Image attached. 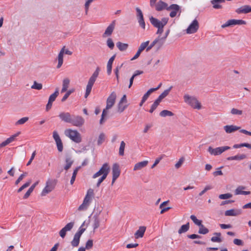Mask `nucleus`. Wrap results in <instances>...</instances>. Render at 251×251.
<instances>
[{"label": "nucleus", "instance_id": "obj_1", "mask_svg": "<svg viewBox=\"0 0 251 251\" xmlns=\"http://www.w3.org/2000/svg\"><path fill=\"white\" fill-rule=\"evenodd\" d=\"M116 97V93L115 92H113L107 99L106 108L104 109L102 111L101 117L100 121V124H102L103 123L104 117L107 114V110L112 108L114 105Z\"/></svg>", "mask_w": 251, "mask_h": 251}, {"label": "nucleus", "instance_id": "obj_2", "mask_svg": "<svg viewBox=\"0 0 251 251\" xmlns=\"http://www.w3.org/2000/svg\"><path fill=\"white\" fill-rule=\"evenodd\" d=\"M94 196V190L90 188L87 190L86 195L82 203L79 206L78 210H86L89 206L92 198Z\"/></svg>", "mask_w": 251, "mask_h": 251}, {"label": "nucleus", "instance_id": "obj_3", "mask_svg": "<svg viewBox=\"0 0 251 251\" xmlns=\"http://www.w3.org/2000/svg\"><path fill=\"white\" fill-rule=\"evenodd\" d=\"M100 71V68L97 67L92 76L90 77L86 88V92L84 96L85 98H87L90 95L92 87L99 75Z\"/></svg>", "mask_w": 251, "mask_h": 251}, {"label": "nucleus", "instance_id": "obj_4", "mask_svg": "<svg viewBox=\"0 0 251 251\" xmlns=\"http://www.w3.org/2000/svg\"><path fill=\"white\" fill-rule=\"evenodd\" d=\"M183 99L184 102L191 106L192 108L198 110L201 108V103L195 97L191 96L188 94H185Z\"/></svg>", "mask_w": 251, "mask_h": 251}, {"label": "nucleus", "instance_id": "obj_5", "mask_svg": "<svg viewBox=\"0 0 251 251\" xmlns=\"http://www.w3.org/2000/svg\"><path fill=\"white\" fill-rule=\"evenodd\" d=\"M65 134L76 143H79L81 142V135L76 130L66 129L65 131Z\"/></svg>", "mask_w": 251, "mask_h": 251}, {"label": "nucleus", "instance_id": "obj_6", "mask_svg": "<svg viewBox=\"0 0 251 251\" xmlns=\"http://www.w3.org/2000/svg\"><path fill=\"white\" fill-rule=\"evenodd\" d=\"M150 21L151 23L157 28H164V26L167 24L169 18H163L161 21L158 19L151 17L150 18Z\"/></svg>", "mask_w": 251, "mask_h": 251}, {"label": "nucleus", "instance_id": "obj_7", "mask_svg": "<svg viewBox=\"0 0 251 251\" xmlns=\"http://www.w3.org/2000/svg\"><path fill=\"white\" fill-rule=\"evenodd\" d=\"M84 225V222L82 224L81 226L79 228L78 230L75 233L73 240L71 241V245L73 247H76L78 246L80 238L82 233L85 231L86 229L83 227Z\"/></svg>", "mask_w": 251, "mask_h": 251}, {"label": "nucleus", "instance_id": "obj_8", "mask_svg": "<svg viewBox=\"0 0 251 251\" xmlns=\"http://www.w3.org/2000/svg\"><path fill=\"white\" fill-rule=\"evenodd\" d=\"M167 10L171 11L169 15L171 18L176 17L177 14H178V15H180L181 12L180 6L176 4H172L169 6Z\"/></svg>", "mask_w": 251, "mask_h": 251}, {"label": "nucleus", "instance_id": "obj_9", "mask_svg": "<svg viewBox=\"0 0 251 251\" xmlns=\"http://www.w3.org/2000/svg\"><path fill=\"white\" fill-rule=\"evenodd\" d=\"M230 149V148L229 146L220 147L215 149H213L211 147H209L208 149V151L212 155H217L221 154L225 151Z\"/></svg>", "mask_w": 251, "mask_h": 251}, {"label": "nucleus", "instance_id": "obj_10", "mask_svg": "<svg viewBox=\"0 0 251 251\" xmlns=\"http://www.w3.org/2000/svg\"><path fill=\"white\" fill-rule=\"evenodd\" d=\"M109 171V166L108 165V163H105L102 165L100 170L93 175V178H96V177L100 176V175L103 176L105 174H106V176H107Z\"/></svg>", "mask_w": 251, "mask_h": 251}, {"label": "nucleus", "instance_id": "obj_11", "mask_svg": "<svg viewBox=\"0 0 251 251\" xmlns=\"http://www.w3.org/2000/svg\"><path fill=\"white\" fill-rule=\"evenodd\" d=\"M199 28V24L197 20L195 19L186 29V32L190 34L197 32Z\"/></svg>", "mask_w": 251, "mask_h": 251}, {"label": "nucleus", "instance_id": "obj_12", "mask_svg": "<svg viewBox=\"0 0 251 251\" xmlns=\"http://www.w3.org/2000/svg\"><path fill=\"white\" fill-rule=\"evenodd\" d=\"M84 119L78 115H73L70 124L74 126L80 127L84 124Z\"/></svg>", "mask_w": 251, "mask_h": 251}, {"label": "nucleus", "instance_id": "obj_13", "mask_svg": "<svg viewBox=\"0 0 251 251\" xmlns=\"http://www.w3.org/2000/svg\"><path fill=\"white\" fill-rule=\"evenodd\" d=\"M246 22L242 20H235V19H231L228 20L226 23L222 25H221V27L223 28H224L225 27L234 25H246Z\"/></svg>", "mask_w": 251, "mask_h": 251}, {"label": "nucleus", "instance_id": "obj_14", "mask_svg": "<svg viewBox=\"0 0 251 251\" xmlns=\"http://www.w3.org/2000/svg\"><path fill=\"white\" fill-rule=\"evenodd\" d=\"M54 188V185L53 182L48 180L46 183V186L41 192V196H45L47 194L51 192Z\"/></svg>", "mask_w": 251, "mask_h": 251}, {"label": "nucleus", "instance_id": "obj_15", "mask_svg": "<svg viewBox=\"0 0 251 251\" xmlns=\"http://www.w3.org/2000/svg\"><path fill=\"white\" fill-rule=\"evenodd\" d=\"M136 10L137 13L136 16L139 25L142 28L145 29L146 27V24L144 19L142 12L141 10L138 7H137L136 8Z\"/></svg>", "mask_w": 251, "mask_h": 251}, {"label": "nucleus", "instance_id": "obj_16", "mask_svg": "<svg viewBox=\"0 0 251 251\" xmlns=\"http://www.w3.org/2000/svg\"><path fill=\"white\" fill-rule=\"evenodd\" d=\"M74 222H70L68 223L63 228L59 231V234L62 238H64L67 231L71 230L74 226Z\"/></svg>", "mask_w": 251, "mask_h": 251}, {"label": "nucleus", "instance_id": "obj_17", "mask_svg": "<svg viewBox=\"0 0 251 251\" xmlns=\"http://www.w3.org/2000/svg\"><path fill=\"white\" fill-rule=\"evenodd\" d=\"M53 138L56 142L58 151L61 152L63 151V146L61 140L56 131H53Z\"/></svg>", "mask_w": 251, "mask_h": 251}, {"label": "nucleus", "instance_id": "obj_18", "mask_svg": "<svg viewBox=\"0 0 251 251\" xmlns=\"http://www.w3.org/2000/svg\"><path fill=\"white\" fill-rule=\"evenodd\" d=\"M120 174V170L119 165L117 163L114 164L112 167V184L114 183L116 179L119 177Z\"/></svg>", "mask_w": 251, "mask_h": 251}, {"label": "nucleus", "instance_id": "obj_19", "mask_svg": "<svg viewBox=\"0 0 251 251\" xmlns=\"http://www.w3.org/2000/svg\"><path fill=\"white\" fill-rule=\"evenodd\" d=\"M149 41H147L145 42H143L140 45L137 52L135 54V55L130 59L131 60H133L136 59H137L139 55H140L141 53L145 49L147 48V46L149 44Z\"/></svg>", "mask_w": 251, "mask_h": 251}, {"label": "nucleus", "instance_id": "obj_20", "mask_svg": "<svg viewBox=\"0 0 251 251\" xmlns=\"http://www.w3.org/2000/svg\"><path fill=\"white\" fill-rule=\"evenodd\" d=\"M72 116L69 112H62L59 113L58 117L61 121L70 124Z\"/></svg>", "mask_w": 251, "mask_h": 251}, {"label": "nucleus", "instance_id": "obj_21", "mask_svg": "<svg viewBox=\"0 0 251 251\" xmlns=\"http://www.w3.org/2000/svg\"><path fill=\"white\" fill-rule=\"evenodd\" d=\"M116 21L114 20L106 28L104 33L102 35L103 37H105L111 35L115 26Z\"/></svg>", "mask_w": 251, "mask_h": 251}, {"label": "nucleus", "instance_id": "obj_22", "mask_svg": "<svg viewBox=\"0 0 251 251\" xmlns=\"http://www.w3.org/2000/svg\"><path fill=\"white\" fill-rule=\"evenodd\" d=\"M154 7H155L156 10L160 11L164 9L167 10V8H168L169 6L167 3L162 0H159L156 3Z\"/></svg>", "mask_w": 251, "mask_h": 251}, {"label": "nucleus", "instance_id": "obj_23", "mask_svg": "<svg viewBox=\"0 0 251 251\" xmlns=\"http://www.w3.org/2000/svg\"><path fill=\"white\" fill-rule=\"evenodd\" d=\"M235 11L238 14H247L251 12V6H250L249 5H243L237 8Z\"/></svg>", "mask_w": 251, "mask_h": 251}, {"label": "nucleus", "instance_id": "obj_24", "mask_svg": "<svg viewBox=\"0 0 251 251\" xmlns=\"http://www.w3.org/2000/svg\"><path fill=\"white\" fill-rule=\"evenodd\" d=\"M241 209H231L225 211V215L226 216H236L242 213Z\"/></svg>", "mask_w": 251, "mask_h": 251}, {"label": "nucleus", "instance_id": "obj_25", "mask_svg": "<svg viewBox=\"0 0 251 251\" xmlns=\"http://www.w3.org/2000/svg\"><path fill=\"white\" fill-rule=\"evenodd\" d=\"M226 133H231L240 129V127L234 125H226L224 126Z\"/></svg>", "mask_w": 251, "mask_h": 251}, {"label": "nucleus", "instance_id": "obj_26", "mask_svg": "<svg viewBox=\"0 0 251 251\" xmlns=\"http://www.w3.org/2000/svg\"><path fill=\"white\" fill-rule=\"evenodd\" d=\"M65 48L63 47L60 50L57 57L58 64L57 65V68H60L63 63V55L65 52Z\"/></svg>", "mask_w": 251, "mask_h": 251}, {"label": "nucleus", "instance_id": "obj_27", "mask_svg": "<svg viewBox=\"0 0 251 251\" xmlns=\"http://www.w3.org/2000/svg\"><path fill=\"white\" fill-rule=\"evenodd\" d=\"M146 230V227L145 226H141L139 229L135 232L134 236L136 239L142 238Z\"/></svg>", "mask_w": 251, "mask_h": 251}, {"label": "nucleus", "instance_id": "obj_28", "mask_svg": "<svg viewBox=\"0 0 251 251\" xmlns=\"http://www.w3.org/2000/svg\"><path fill=\"white\" fill-rule=\"evenodd\" d=\"M126 108V95H124L118 105V111L120 113L123 112Z\"/></svg>", "mask_w": 251, "mask_h": 251}, {"label": "nucleus", "instance_id": "obj_29", "mask_svg": "<svg viewBox=\"0 0 251 251\" xmlns=\"http://www.w3.org/2000/svg\"><path fill=\"white\" fill-rule=\"evenodd\" d=\"M149 161L147 160H145L143 161H141L140 162H138L134 165L133 170L134 171H137L140 170L142 169V168L145 167L148 164Z\"/></svg>", "mask_w": 251, "mask_h": 251}, {"label": "nucleus", "instance_id": "obj_30", "mask_svg": "<svg viewBox=\"0 0 251 251\" xmlns=\"http://www.w3.org/2000/svg\"><path fill=\"white\" fill-rule=\"evenodd\" d=\"M116 57V54L113 55L108 60L107 64V73L108 75L111 74L112 72V66L113 62Z\"/></svg>", "mask_w": 251, "mask_h": 251}, {"label": "nucleus", "instance_id": "obj_31", "mask_svg": "<svg viewBox=\"0 0 251 251\" xmlns=\"http://www.w3.org/2000/svg\"><path fill=\"white\" fill-rule=\"evenodd\" d=\"M211 3L214 9H221L222 8L221 4L224 3V0H212Z\"/></svg>", "mask_w": 251, "mask_h": 251}, {"label": "nucleus", "instance_id": "obj_32", "mask_svg": "<svg viewBox=\"0 0 251 251\" xmlns=\"http://www.w3.org/2000/svg\"><path fill=\"white\" fill-rule=\"evenodd\" d=\"M100 220L98 215H94L93 217V222L92 226L93 230H95L100 226Z\"/></svg>", "mask_w": 251, "mask_h": 251}, {"label": "nucleus", "instance_id": "obj_33", "mask_svg": "<svg viewBox=\"0 0 251 251\" xmlns=\"http://www.w3.org/2000/svg\"><path fill=\"white\" fill-rule=\"evenodd\" d=\"M38 183H39V181H37L31 186V187L28 189L27 191L24 195V196L23 197V199H26L27 198H28L29 197V196L30 195L31 193L33 192V191L34 189L36 186L38 185Z\"/></svg>", "mask_w": 251, "mask_h": 251}, {"label": "nucleus", "instance_id": "obj_34", "mask_svg": "<svg viewBox=\"0 0 251 251\" xmlns=\"http://www.w3.org/2000/svg\"><path fill=\"white\" fill-rule=\"evenodd\" d=\"M213 234L215 236L212 237L211 241L213 242L221 243L222 242L221 239V233L220 232H215Z\"/></svg>", "mask_w": 251, "mask_h": 251}, {"label": "nucleus", "instance_id": "obj_35", "mask_svg": "<svg viewBox=\"0 0 251 251\" xmlns=\"http://www.w3.org/2000/svg\"><path fill=\"white\" fill-rule=\"evenodd\" d=\"M155 40L156 41V47L157 49L158 50L163 45L165 39L163 37H161L160 36H158Z\"/></svg>", "mask_w": 251, "mask_h": 251}, {"label": "nucleus", "instance_id": "obj_36", "mask_svg": "<svg viewBox=\"0 0 251 251\" xmlns=\"http://www.w3.org/2000/svg\"><path fill=\"white\" fill-rule=\"evenodd\" d=\"M70 84V80L68 78H66L63 80L62 88L61 90V93H64L67 91Z\"/></svg>", "mask_w": 251, "mask_h": 251}, {"label": "nucleus", "instance_id": "obj_37", "mask_svg": "<svg viewBox=\"0 0 251 251\" xmlns=\"http://www.w3.org/2000/svg\"><path fill=\"white\" fill-rule=\"evenodd\" d=\"M244 187H238L235 191V194L237 195H247L250 194V191H245L243 190L244 189Z\"/></svg>", "mask_w": 251, "mask_h": 251}, {"label": "nucleus", "instance_id": "obj_38", "mask_svg": "<svg viewBox=\"0 0 251 251\" xmlns=\"http://www.w3.org/2000/svg\"><path fill=\"white\" fill-rule=\"evenodd\" d=\"M65 162L66 164L64 166V169L65 170H68L71 168V166L72 165L74 162V161L71 159V158L70 156H68L66 158Z\"/></svg>", "mask_w": 251, "mask_h": 251}, {"label": "nucleus", "instance_id": "obj_39", "mask_svg": "<svg viewBox=\"0 0 251 251\" xmlns=\"http://www.w3.org/2000/svg\"><path fill=\"white\" fill-rule=\"evenodd\" d=\"M189 229V223H187L185 225H182L180 229L178 230V232L179 234H181L182 233L186 232Z\"/></svg>", "mask_w": 251, "mask_h": 251}, {"label": "nucleus", "instance_id": "obj_40", "mask_svg": "<svg viewBox=\"0 0 251 251\" xmlns=\"http://www.w3.org/2000/svg\"><path fill=\"white\" fill-rule=\"evenodd\" d=\"M58 95H59V90H58V88H57L56 89L55 92L50 96L49 99V101L53 102L55 100L56 98L58 96Z\"/></svg>", "mask_w": 251, "mask_h": 251}, {"label": "nucleus", "instance_id": "obj_41", "mask_svg": "<svg viewBox=\"0 0 251 251\" xmlns=\"http://www.w3.org/2000/svg\"><path fill=\"white\" fill-rule=\"evenodd\" d=\"M80 168V167H76L74 170V172H73V175L72 176V177H71V180H70V183L71 184H73L75 181V178H76V176L77 175V174L78 173V170H79V169Z\"/></svg>", "mask_w": 251, "mask_h": 251}, {"label": "nucleus", "instance_id": "obj_42", "mask_svg": "<svg viewBox=\"0 0 251 251\" xmlns=\"http://www.w3.org/2000/svg\"><path fill=\"white\" fill-rule=\"evenodd\" d=\"M160 116L162 117H165L166 116H172L174 115L173 112L170 111H168L167 110H163L160 113Z\"/></svg>", "mask_w": 251, "mask_h": 251}, {"label": "nucleus", "instance_id": "obj_43", "mask_svg": "<svg viewBox=\"0 0 251 251\" xmlns=\"http://www.w3.org/2000/svg\"><path fill=\"white\" fill-rule=\"evenodd\" d=\"M200 228L199 230V233L200 234H205L208 233V229L206 228L203 225H201V226H199Z\"/></svg>", "mask_w": 251, "mask_h": 251}, {"label": "nucleus", "instance_id": "obj_44", "mask_svg": "<svg viewBox=\"0 0 251 251\" xmlns=\"http://www.w3.org/2000/svg\"><path fill=\"white\" fill-rule=\"evenodd\" d=\"M190 219L197 226H200L201 225V221L198 220L195 215H191Z\"/></svg>", "mask_w": 251, "mask_h": 251}, {"label": "nucleus", "instance_id": "obj_45", "mask_svg": "<svg viewBox=\"0 0 251 251\" xmlns=\"http://www.w3.org/2000/svg\"><path fill=\"white\" fill-rule=\"evenodd\" d=\"M74 89H70L69 91H67L66 93L65 94V95L63 96L62 99H61L62 102H64L69 97V96L74 92Z\"/></svg>", "mask_w": 251, "mask_h": 251}, {"label": "nucleus", "instance_id": "obj_46", "mask_svg": "<svg viewBox=\"0 0 251 251\" xmlns=\"http://www.w3.org/2000/svg\"><path fill=\"white\" fill-rule=\"evenodd\" d=\"M230 113L232 115H241L243 114V111L242 110L233 108L231 109Z\"/></svg>", "mask_w": 251, "mask_h": 251}, {"label": "nucleus", "instance_id": "obj_47", "mask_svg": "<svg viewBox=\"0 0 251 251\" xmlns=\"http://www.w3.org/2000/svg\"><path fill=\"white\" fill-rule=\"evenodd\" d=\"M31 88L33 89L41 90L42 88V84L41 83H37L34 81L33 84L31 86Z\"/></svg>", "mask_w": 251, "mask_h": 251}, {"label": "nucleus", "instance_id": "obj_48", "mask_svg": "<svg viewBox=\"0 0 251 251\" xmlns=\"http://www.w3.org/2000/svg\"><path fill=\"white\" fill-rule=\"evenodd\" d=\"M105 136L104 133H101L100 134L98 140V145H101L105 140Z\"/></svg>", "mask_w": 251, "mask_h": 251}, {"label": "nucleus", "instance_id": "obj_49", "mask_svg": "<svg viewBox=\"0 0 251 251\" xmlns=\"http://www.w3.org/2000/svg\"><path fill=\"white\" fill-rule=\"evenodd\" d=\"M125 148V143L124 141H122L121 143V145L119 149V155H124V151Z\"/></svg>", "mask_w": 251, "mask_h": 251}, {"label": "nucleus", "instance_id": "obj_50", "mask_svg": "<svg viewBox=\"0 0 251 251\" xmlns=\"http://www.w3.org/2000/svg\"><path fill=\"white\" fill-rule=\"evenodd\" d=\"M28 120V117H23L21 119H20V120H19L18 121H17L16 123H15V125H23L24 124H25V122H26Z\"/></svg>", "mask_w": 251, "mask_h": 251}, {"label": "nucleus", "instance_id": "obj_51", "mask_svg": "<svg viewBox=\"0 0 251 251\" xmlns=\"http://www.w3.org/2000/svg\"><path fill=\"white\" fill-rule=\"evenodd\" d=\"M154 92V89H151V88L150 89H149L143 96V97H142V98L143 99V100H147L148 99L149 97L150 96V95L152 93Z\"/></svg>", "mask_w": 251, "mask_h": 251}, {"label": "nucleus", "instance_id": "obj_52", "mask_svg": "<svg viewBox=\"0 0 251 251\" xmlns=\"http://www.w3.org/2000/svg\"><path fill=\"white\" fill-rule=\"evenodd\" d=\"M20 132H18L17 133H16V134L12 135L11 137H10L9 138H7L6 139L7 141L8 142V144L12 142L13 141H14L16 138V137H17L20 134Z\"/></svg>", "mask_w": 251, "mask_h": 251}, {"label": "nucleus", "instance_id": "obj_53", "mask_svg": "<svg viewBox=\"0 0 251 251\" xmlns=\"http://www.w3.org/2000/svg\"><path fill=\"white\" fill-rule=\"evenodd\" d=\"M232 197V195L230 193H226L224 194H221L219 195V198L222 200L228 199Z\"/></svg>", "mask_w": 251, "mask_h": 251}, {"label": "nucleus", "instance_id": "obj_54", "mask_svg": "<svg viewBox=\"0 0 251 251\" xmlns=\"http://www.w3.org/2000/svg\"><path fill=\"white\" fill-rule=\"evenodd\" d=\"M107 46L112 50L114 47V44L111 38H108L106 41Z\"/></svg>", "mask_w": 251, "mask_h": 251}, {"label": "nucleus", "instance_id": "obj_55", "mask_svg": "<svg viewBox=\"0 0 251 251\" xmlns=\"http://www.w3.org/2000/svg\"><path fill=\"white\" fill-rule=\"evenodd\" d=\"M116 45L118 48L121 51H123L126 50V44L118 42L117 43Z\"/></svg>", "mask_w": 251, "mask_h": 251}, {"label": "nucleus", "instance_id": "obj_56", "mask_svg": "<svg viewBox=\"0 0 251 251\" xmlns=\"http://www.w3.org/2000/svg\"><path fill=\"white\" fill-rule=\"evenodd\" d=\"M93 242L92 240H88L85 245V249H90L93 247Z\"/></svg>", "mask_w": 251, "mask_h": 251}, {"label": "nucleus", "instance_id": "obj_57", "mask_svg": "<svg viewBox=\"0 0 251 251\" xmlns=\"http://www.w3.org/2000/svg\"><path fill=\"white\" fill-rule=\"evenodd\" d=\"M234 156L235 160H242L247 158V155L245 154H237Z\"/></svg>", "mask_w": 251, "mask_h": 251}, {"label": "nucleus", "instance_id": "obj_58", "mask_svg": "<svg viewBox=\"0 0 251 251\" xmlns=\"http://www.w3.org/2000/svg\"><path fill=\"white\" fill-rule=\"evenodd\" d=\"M27 175V173L26 172H25L22 174H21L20 176L18 177V178L15 181V184L17 185L20 183L21 181L23 180V179Z\"/></svg>", "mask_w": 251, "mask_h": 251}, {"label": "nucleus", "instance_id": "obj_59", "mask_svg": "<svg viewBox=\"0 0 251 251\" xmlns=\"http://www.w3.org/2000/svg\"><path fill=\"white\" fill-rule=\"evenodd\" d=\"M172 88V86H171L169 89L165 90L161 95L159 96L163 99L165 98L169 93L170 91Z\"/></svg>", "mask_w": 251, "mask_h": 251}, {"label": "nucleus", "instance_id": "obj_60", "mask_svg": "<svg viewBox=\"0 0 251 251\" xmlns=\"http://www.w3.org/2000/svg\"><path fill=\"white\" fill-rule=\"evenodd\" d=\"M164 156V155H162L160 157L157 158L155 159L153 164L151 166V168L153 169V168H154L159 163L161 160L163 158Z\"/></svg>", "mask_w": 251, "mask_h": 251}, {"label": "nucleus", "instance_id": "obj_61", "mask_svg": "<svg viewBox=\"0 0 251 251\" xmlns=\"http://www.w3.org/2000/svg\"><path fill=\"white\" fill-rule=\"evenodd\" d=\"M31 183V181L29 180V181L26 182L25 184H24L23 185H22L18 190V193H20L23 190H24V189H25V188L28 187L29 186V185Z\"/></svg>", "mask_w": 251, "mask_h": 251}, {"label": "nucleus", "instance_id": "obj_62", "mask_svg": "<svg viewBox=\"0 0 251 251\" xmlns=\"http://www.w3.org/2000/svg\"><path fill=\"white\" fill-rule=\"evenodd\" d=\"M184 161V157H181L178 161L175 164V167L177 169L180 167V166L182 165V163Z\"/></svg>", "mask_w": 251, "mask_h": 251}, {"label": "nucleus", "instance_id": "obj_63", "mask_svg": "<svg viewBox=\"0 0 251 251\" xmlns=\"http://www.w3.org/2000/svg\"><path fill=\"white\" fill-rule=\"evenodd\" d=\"M123 65V63L121 64L120 66H118L114 70L115 74V75H116V76L118 81H119V74H118L119 70L121 69V68H122Z\"/></svg>", "mask_w": 251, "mask_h": 251}, {"label": "nucleus", "instance_id": "obj_64", "mask_svg": "<svg viewBox=\"0 0 251 251\" xmlns=\"http://www.w3.org/2000/svg\"><path fill=\"white\" fill-rule=\"evenodd\" d=\"M159 104L155 102V101L153 102V103L152 104L151 108L149 111L150 113H152L154 110L157 108Z\"/></svg>", "mask_w": 251, "mask_h": 251}]
</instances>
